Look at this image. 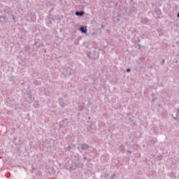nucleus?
<instances>
[{"label": "nucleus", "instance_id": "1", "mask_svg": "<svg viewBox=\"0 0 179 179\" xmlns=\"http://www.w3.org/2000/svg\"><path fill=\"white\" fill-rule=\"evenodd\" d=\"M80 30L81 32L85 33V34H86L87 32V29H86V27L85 28L83 27H80Z\"/></svg>", "mask_w": 179, "mask_h": 179}, {"label": "nucleus", "instance_id": "2", "mask_svg": "<svg viewBox=\"0 0 179 179\" xmlns=\"http://www.w3.org/2000/svg\"><path fill=\"white\" fill-rule=\"evenodd\" d=\"M76 16H83V12H76Z\"/></svg>", "mask_w": 179, "mask_h": 179}, {"label": "nucleus", "instance_id": "3", "mask_svg": "<svg viewBox=\"0 0 179 179\" xmlns=\"http://www.w3.org/2000/svg\"><path fill=\"white\" fill-rule=\"evenodd\" d=\"M88 146L87 145H85L83 149H87Z\"/></svg>", "mask_w": 179, "mask_h": 179}, {"label": "nucleus", "instance_id": "4", "mask_svg": "<svg viewBox=\"0 0 179 179\" xmlns=\"http://www.w3.org/2000/svg\"><path fill=\"white\" fill-rule=\"evenodd\" d=\"M129 71H131V69H127V72H129Z\"/></svg>", "mask_w": 179, "mask_h": 179}, {"label": "nucleus", "instance_id": "5", "mask_svg": "<svg viewBox=\"0 0 179 179\" xmlns=\"http://www.w3.org/2000/svg\"><path fill=\"white\" fill-rule=\"evenodd\" d=\"M178 17H179V13H178Z\"/></svg>", "mask_w": 179, "mask_h": 179}, {"label": "nucleus", "instance_id": "6", "mask_svg": "<svg viewBox=\"0 0 179 179\" xmlns=\"http://www.w3.org/2000/svg\"><path fill=\"white\" fill-rule=\"evenodd\" d=\"M178 114H179V110H178Z\"/></svg>", "mask_w": 179, "mask_h": 179}]
</instances>
